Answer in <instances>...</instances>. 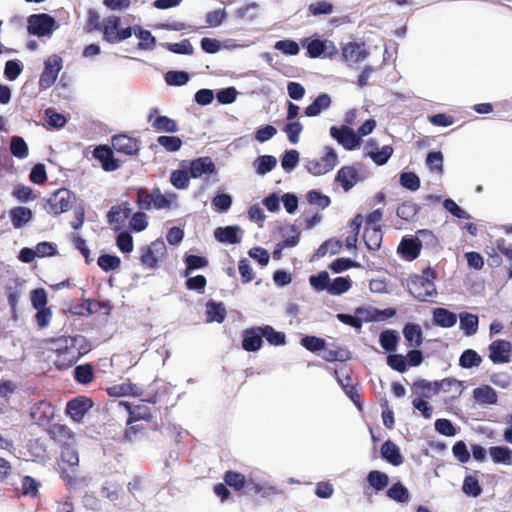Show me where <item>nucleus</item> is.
<instances>
[{"label":"nucleus","instance_id":"nucleus-1","mask_svg":"<svg viewBox=\"0 0 512 512\" xmlns=\"http://www.w3.org/2000/svg\"><path fill=\"white\" fill-rule=\"evenodd\" d=\"M434 278L435 273L430 268H426L420 275L411 276L407 283L409 293L419 301H427L437 294Z\"/></svg>","mask_w":512,"mask_h":512},{"label":"nucleus","instance_id":"nucleus-2","mask_svg":"<svg viewBox=\"0 0 512 512\" xmlns=\"http://www.w3.org/2000/svg\"><path fill=\"white\" fill-rule=\"evenodd\" d=\"M81 337H65L57 340V359L56 364L60 369L71 367L80 357V352L76 349V343Z\"/></svg>","mask_w":512,"mask_h":512},{"label":"nucleus","instance_id":"nucleus-3","mask_svg":"<svg viewBox=\"0 0 512 512\" xmlns=\"http://www.w3.org/2000/svg\"><path fill=\"white\" fill-rule=\"evenodd\" d=\"M337 164L338 156L336 151L332 147L326 146L321 158L307 160L305 167L310 174L319 176L333 170Z\"/></svg>","mask_w":512,"mask_h":512},{"label":"nucleus","instance_id":"nucleus-4","mask_svg":"<svg viewBox=\"0 0 512 512\" xmlns=\"http://www.w3.org/2000/svg\"><path fill=\"white\" fill-rule=\"evenodd\" d=\"M28 33L37 37L51 36L56 28L54 17L46 13L32 14L27 19Z\"/></svg>","mask_w":512,"mask_h":512},{"label":"nucleus","instance_id":"nucleus-5","mask_svg":"<svg viewBox=\"0 0 512 512\" xmlns=\"http://www.w3.org/2000/svg\"><path fill=\"white\" fill-rule=\"evenodd\" d=\"M63 68V60L60 56L53 54L44 62V70L39 78L41 90L50 88L57 80L58 74Z\"/></svg>","mask_w":512,"mask_h":512},{"label":"nucleus","instance_id":"nucleus-6","mask_svg":"<svg viewBox=\"0 0 512 512\" xmlns=\"http://www.w3.org/2000/svg\"><path fill=\"white\" fill-rule=\"evenodd\" d=\"M302 46L307 49V54L310 58H318L321 56L332 58L337 53L335 44L326 39L306 38L302 41Z\"/></svg>","mask_w":512,"mask_h":512},{"label":"nucleus","instance_id":"nucleus-7","mask_svg":"<svg viewBox=\"0 0 512 512\" xmlns=\"http://www.w3.org/2000/svg\"><path fill=\"white\" fill-rule=\"evenodd\" d=\"M330 136L342 145L344 149L351 151L361 145V139L356 132L346 125L330 127Z\"/></svg>","mask_w":512,"mask_h":512},{"label":"nucleus","instance_id":"nucleus-8","mask_svg":"<svg viewBox=\"0 0 512 512\" xmlns=\"http://www.w3.org/2000/svg\"><path fill=\"white\" fill-rule=\"evenodd\" d=\"M489 358L494 364L509 363L511 361L512 345L506 340H495L489 347Z\"/></svg>","mask_w":512,"mask_h":512},{"label":"nucleus","instance_id":"nucleus-9","mask_svg":"<svg viewBox=\"0 0 512 512\" xmlns=\"http://www.w3.org/2000/svg\"><path fill=\"white\" fill-rule=\"evenodd\" d=\"M111 144L113 149L125 155H136L140 150V142L126 134H118L112 137Z\"/></svg>","mask_w":512,"mask_h":512},{"label":"nucleus","instance_id":"nucleus-10","mask_svg":"<svg viewBox=\"0 0 512 512\" xmlns=\"http://www.w3.org/2000/svg\"><path fill=\"white\" fill-rule=\"evenodd\" d=\"M74 195L68 189H59L48 200L52 213L61 214L69 210Z\"/></svg>","mask_w":512,"mask_h":512},{"label":"nucleus","instance_id":"nucleus-11","mask_svg":"<svg viewBox=\"0 0 512 512\" xmlns=\"http://www.w3.org/2000/svg\"><path fill=\"white\" fill-rule=\"evenodd\" d=\"M92 401L85 396H78L67 403L66 413L75 421L81 422L85 414L92 408Z\"/></svg>","mask_w":512,"mask_h":512},{"label":"nucleus","instance_id":"nucleus-12","mask_svg":"<svg viewBox=\"0 0 512 512\" xmlns=\"http://www.w3.org/2000/svg\"><path fill=\"white\" fill-rule=\"evenodd\" d=\"M132 209L128 202H122L119 205L111 207L107 213V221L110 225L114 226V230L119 231L122 225L130 217Z\"/></svg>","mask_w":512,"mask_h":512},{"label":"nucleus","instance_id":"nucleus-13","mask_svg":"<svg viewBox=\"0 0 512 512\" xmlns=\"http://www.w3.org/2000/svg\"><path fill=\"white\" fill-rule=\"evenodd\" d=\"M93 155L101 163L104 171L112 172L120 167L119 160L114 157L112 149L107 145L97 146Z\"/></svg>","mask_w":512,"mask_h":512},{"label":"nucleus","instance_id":"nucleus-14","mask_svg":"<svg viewBox=\"0 0 512 512\" xmlns=\"http://www.w3.org/2000/svg\"><path fill=\"white\" fill-rule=\"evenodd\" d=\"M342 56L348 64H356L365 60L368 52L364 43L349 42L342 48Z\"/></svg>","mask_w":512,"mask_h":512},{"label":"nucleus","instance_id":"nucleus-15","mask_svg":"<svg viewBox=\"0 0 512 512\" xmlns=\"http://www.w3.org/2000/svg\"><path fill=\"white\" fill-rule=\"evenodd\" d=\"M190 177L199 178L205 174L216 173V166L210 157H199L189 162Z\"/></svg>","mask_w":512,"mask_h":512},{"label":"nucleus","instance_id":"nucleus-16","mask_svg":"<svg viewBox=\"0 0 512 512\" xmlns=\"http://www.w3.org/2000/svg\"><path fill=\"white\" fill-rule=\"evenodd\" d=\"M261 327L249 328L242 333V348L248 352H256L263 345Z\"/></svg>","mask_w":512,"mask_h":512},{"label":"nucleus","instance_id":"nucleus-17","mask_svg":"<svg viewBox=\"0 0 512 512\" xmlns=\"http://www.w3.org/2000/svg\"><path fill=\"white\" fill-rule=\"evenodd\" d=\"M49 434L51 438L60 445V447L75 443L74 434L70 428L64 424H53L49 428Z\"/></svg>","mask_w":512,"mask_h":512},{"label":"nucleus","instance_id":"nucleus-18","mask_svg":"<svg viewBox=\"0 0 512 512\" xmlns=\"http://www.w3.org/2000/svg\"><path fill=\"white\" fill-rule=\"evenodd\" d=\"M119 406L125 408L129 413L128 423L138 420H148L151 417L150 408L146 404L133 405L128 401H120Z\"/></svg>","mask_w":512,"mask_h":512},{"label":"nucleus","instance_id":"nucleus-19","mask_svg":"<svg viewBox=\"0 0 512 512\" xmlns=\"http://www.w3.org/2000/svg\"><path fill=\"white\" fill-rule=\"evenodd\" d=\"M421 242L414 237H404L398 247V251L408 261L416 259L420 254Z\"/></svg>","mask_w":512,"mask_h":512},{"label":"nucleus","instance_id":"nucleus-20","mask_svg":"<svg viewBox=\"0 0 512 512\" xmlns=\"http://www.w3.org/2000/svg\"><path fill=\"white\" fill-rule=\"evenodd\" d=\"M240 231L241 228L236 225L218 227L214 230V237L221 243L237 244L241 241V238L238 236Z\"/></svg>","mask_w":512,"mask_h":512},{"label":"nucleus","instance_id":"nucleus-21","mask_svg":"<svg viewBox=\"0 0 512 512\" xmlns=\"http://www.w3.org/2000/svg\"><path fill=\"white\" fill-rule=\"evenodd\" d=\"M335 180L345 191H349L358 181V171L353 166H344L337 172Z\"/></svg>","mask_w":512,"mask_h":512},{"label":"nucleus","instance_id":"nucleus-22","mask_svg":"<svg viewBox=\"0 0 512 512\" xmlns=\"http://www.w3.org/2000/svg\"><path fill=\"white\" fill-rule=\"evenodd\" d=\"M357 315H364V320L368 321H382L384 319L391 318L396 315V309L394 308H386V309H378V308H357Z\"/></svg>","mask_w":512,"mask_h":512},{"label":"nucleus","instance_id":"nucleus-23","mask_svg":"<svg viewBox=\"0 0 512 512\" xmlns=\"http://www.w3.org/2000/svg\"><path fill=\"white\" fill-rule=\"evenodd\" d=\"M331 103V97L327 93H321L305 108L304 113L307 117H316L327 110Z\"/></svg>","mask_w":512,"mask_h":512},{"label":"nucleus","instance_id":"nucleus-24","mask_svg":"<svg viewBox=\"0 0 512 512\" xmlns=\"http://www.w3.org/2000/svg\"><path fill=\"white\" fill-rule=\"evenodd\" d=\"M224 480L226 485L233 487L236 490H240L245 486L249 487L250 484L253 485L252 489L255 493H259L262 490V487L259 484H255L251 480H246L244 475L237 472L228 471L225 474Z\"/></svg>","mask_w":512,"mask_h":512},{"label":"nucleus","instance_id":"nucleus-25","mask_svg":"<svg viewBox=\"0 0 512 512\" xmlns=\"http://www.w3.org/2000/svg\"><path fill=\"white\" fill-rule=\"evenodd\" d=\"M433 322L442 328H451L457 323V315L442 307L433 310Z\"/></svg>","mask_w":512,"mask_h":512},{"label":"nucleus","instance_id":"nucleus-26","mask_svg":"<svg viewBox=\"0 0 512 512\" xmlns=\"http://www.w3.org/2000/svg\"><path fill=\"white\" fill-rule=\"evenodd\" d=\"M381 456L383 459L394 466H399L403 462V457L400 453L399 447L390 440L385 441L382 444Z\"/></svg>","mask_w":512,"mask_h":512},{"label":"nucleus","instance_id":"nucleus-27","mask_svg":"<svg viewBox=\"0 0 512 512\" xmlns=\"http://www.w3.org/2000/svg\"><path fill=\"white\" fill-rule=\"evenodd\" d=\"M9 215L11 222L16 229L25 226L28 222L31 221L33 217L31 209L24 206H17L12 208L9 212Z\"/></svg>","mask_w":512,"mask_h":512},{"label":"nucleus","instance_id":"nucleus-28","mask_svg":"<svg viewBox=\"0 0 512 512\" xmlns=\"http://www.w3.org/2000/svg\"><path fill=\"white\" fill-rule=\"evenodd\" d=\"M107 391L113 397L140 396L142 394V388L130 382L113 385Z\"/></svg>","mask_w":512,"mask_h":512},{"label":"nucleus","instance_id":"nucleus-29","mask_svg":"<svg viewBox=\"0 0 512 512\" xmlns=\"http://www.w3.org/2000/svg\"><path fill=\"white\" fill-rule=\"evenodd\" d=\"M473 397L475 401L482 405H493L497 402V393L489 385H483L473 390Z\"/></svg>","mask_w":512,"mask_h":512},{"label":"nucleus","instance_id":"nucleus-30","mask_svg":"<svg viewBox=\"0 0 512 512\" xmlns=\"http://www.w3.org/2000/svg\"><path fill=\"white\" fill-rule=\"evenodd\" d=\"M488 453L495 464L512 465V449L508 446H492Z\"/></svg>","mask_w":512,"mask_h":512},{"label":"nucleus","instance_id":"nucleus-31","mask_svg":"<svg viewBox=\"0 0 512 512\" xmlns=\"http://www.w3.org/2000/svg\"><path fill=\"white\" fill-rule=\"evenodd\" d=\"M152 205L155 209H168L177 201L175 193L162 194L159 188L152 190Z\"/></svg>","mask_w":512,"mask_h":512},{"label":"nucleus","instance_id":"nucleus-32","mask_svg":"<svg viewBox=\"0 0 512 512\" xmlns=\"http://www.w3.org/2000/svg\"><path fill=\"white\" fill-rule=\"evenodd\" d=\"M403 335L412 348H417L422 344V329L418 324L407 323L403 328Z\"/></svg>","mask_w":512,"mask_h":512},{"label":"nucleus","instance_id":"nucleus-33","mask_svg":"<svg viewBox=\"0 0 512 512\" xmlns=\"http://www.w3.org/2000/svg\"><path fill=\"white\" fill-rule=\"evenodd\" d=\"M364 242L369 250H377L382 242V232L375 226H365L363 233Z\"/></svg>","mask_w":512,"mask_h":512},{"label":"nucleus","instance_id":"nucleus-34","mask_svg":"<svg viewBox=\"0 0 512 512\" xmlns=\"http://www.w3.org/2000/svg\"><path fill=\"white\" fill-rule=\"evenodd\" d=\"M460 329L463 330L466 336L476 334L478 330L479 319L478 316L468 312H461L459 314Z\"/></svg>","mask_w":512,"mask_h":512},{"label":"nucleus","instance_id":"nucleus-35","mask_svg":"<svg viewBox=\"0 0 512 512\" xmlns=\"http://www.w3.org/2000/svg\"><path fill=\"white\" fill-rule=\"evenodd\" d=\"M134 34L139 38L138 48L141 50L151 51L156 46V38L151 34L149 30L143 29L136 25L134 26Z\"/></svg>","mask_w":512,"mask_h":512},{"label":"nucleus","instance_id":"nucleus-36","mask_svg":"<svg viewBox=\"0 0 512 512\" xmlns=\"http://www.w3.org/2000/svg\"><path fill=\"white\" fill-rule=\"evenodd\" d=\"M121 25V19L118 16L112 15L103 20V38L113 44V39L118 33Z\"/></svg>","mask_w":512,"mask_h":512},{"label":"nucleus","instance_id":"nucleus-37","mask_svg":"<svg viewBox=\"0 0 512 512\" xmlns=\"http://www.w3.org/2000/svg\"><path fill=\"white\" fill-rule=\"evenodd\" d=\"M53 414V407L45 402H41L31 409V417L38 424L47 422Z\"/></svg>","mask_w":512,"mask_h":512},{"label":"nucleus","instance_id":"nucleus-38","mask_svg":"<svg viewBox=\"0 0 512 512\" xmlns=\"http://www.w3.org/2000/svg\"><path fill=\"white\" fill-rule=\"evenodd\" d=\"M206 315L208 322L222 323L226 316V309L222 303L208 301L206 304Z\"/></svg>","mask_w":512,"mask_h":512},{"label":"nucleus","instance_id":"nucleus-39","mask_svg":"<svg viewBox=\"0 0 512 512\" xmlns=\"http://www.w3.org/2000/svg\"><path fill=\"white\" fill-rule=\"evenodd\" d=\"M277 164V159L272 155H262L255 159L253 166L258 175H265L272 171Z\"/></svg>","mask_w":512,"mask_h":512},{"label":"nucleus","instance_id":"nucleus-40","mask_svg":"<svg viewBox=\"0 0 512 512\" xmlns=\"http://www.w3.org/2000/svg\"><path fill=\"white\" fill-rule=\"evenodd\" d=\"M184 262L186 269L181 272L182 277H188L193 270L202 269L208 265V260L205 257L193 254L186 255Z\"/></svg>","mask_w":512,"mask_h":512},{"label":"nucleus","instance_id":"nucleus-41","mask_svg":"<svg viewBox=\"0 0 512 512\" xmlns=\"http://www.w3.org/2000/svg\"><path fill=\"white\" fill-rule=\"evenodd\" d=\"M60 458L62 465L68 467H76L79 464L78 451L76 450L75 443L61 447Z\"/></svg>","mask_w":512,"mask_h":512},{"label":"nucleus","instance_id":"nucleus-42","mask_svg":"<svg viewBox=\"0 0 512 512\" xmlns=\"http://www.w3.org/2000/svg\"><path fill=\"white\" fill-rule=\"evenodd\" d=\"M386 495L398 503H407L410 500V493L401 482L394 483L386 491Z\"/></svg>","mask_w":512,"mask_h":512},{"label":"nucleus","instance_id":"nucleus-43","mask_svg":"<svg viewBox=\"0 0 512 512\" xmlns=\"http://www.w3.org/2000/svg\"><path fill=\"white\" fill-rule=\"evenodd\" d=\"M399 339L396 330H385L379 336V343L384 350L392 352L396 350Z\"/></svg>","mask_w":512,"mask_h":512},{"label":"nucleus","instance_id":"nucleus-44","mask_svg":"<svg viewBox=\"0 0 512 512\" xmlns=\"http://www.w3.org/2000/svg\"><path fill=\"white\" fill-rule=\"evenodd\" d=\"M152 127L165 133H175L179 130L177 122L167 116H157L152 122Z\"/></svg>","mask_w":512,"mask_h":512},{"label":"nucleus","instance_id":"nucleus-45","mask_svg":"<svg viewBox=\"0 0 512 512\" xmlns=\"http://www.w3.org/2000/svg\"><path fill=\"white\" fill-rule=\"evenodd\" d=\"M481 363L482 357L473 349L464 350L459 358V365L465 369L478 367Z\"/></svg>","mask_w":512,"mask_h":512},{"label":"nucleus","instance_id":"nucleus-46","mask_svg":"<svg viewBox=\"0 0 512 512\" xmlns=\"http://www.w3.org/2000/svg\"><path fill=\"white\" fill-rule=\"evenodd\" d=\"M262 337H265L269 344L280 346L286 342V336L283 332L276 331L272 326L265 325L261 327Z\"/></svg>","mask_w":512,"mask_h":512},{"label":"nucleus","instance_id":"nucleus-47","mask_svg":"<svg viewBox=\"0 0 512 512\" xmlns=\"http://www.w3.org/2000/svg\"><path fill=\"white\" fill-rule=\"evenodd\" d=\"M367 481L375 490L381 491L389 484V477L384 472L372 470L367 475Z\"/></svg>","mask_w":512,"mask_h":512},{"label":"nucleus","instance_id":"nucleus-48","mask_svg":"<svg viewBox=\"0 0 512 512\" xmlns=\"http://www.w3.org/2000/svg\"><path fill=\"white\" fill-rule=\"evenodd\" d=\"M351 279L349 277L339 276L330 280L328 293L330 295H341L351 288Z\"/></svg>","mask_w":512,"mask_h":512},{"label":"nucleus","instance_id":"nucleus-49","mask_svg":"<svg viewBox=\"0 0 512 512\" xmlns=\"http://www.w3.org/2000/svg\"><path fill=\"white\" fill-rule=\"evenodd\" d=\"M309 283L317 292L326 290L328 292L330 276L327 271H321L309 277Z\"/></svg>","mask_w":512,"mask_h":512},{"label":"nucleus","instance_id":"nucleus-50","mask_svg":"<svg viewBox=\"0 0 512 512\" xmlns=\"http://www.w3.org/2000/svg\"><path fill=\"white\" fill-rule=\"evenodd\" d=\"M10 151L14 157L24 159L28 156V145L22 137L13 136L10 141Z\"/></svg>","mask_w":512,"mask_h":512},{"label":"nucleus","instance_id":"nucleus-51","mask_svg":"<svg viewBox=\"0 0 512 512\" xmlns=\"http://www.w3.org/2000/svg\"><path fill=\"white\" fill-rule=\"evenodd\" d=\"M98 266L105 272L116 270L121 265V259L116 255L102 254L97 260Z\"/></svg>","mask_w":512,"mask_h":512},{"label":"nucleus","instance_id":"nucleus-52","mask_svg":"<svg viewBox=\"0 0 512 512\" xmlns=\"http://www.w3.org/2000/svg\"><path fill=\"white\" fill-rule=\"evenodd\" d=\"M461 387V382L453 378H446L438 381V393L440 391L449 392L452 393V397H457L461 394Z\"/></svg>","mask_w":512,"mask_h":512},{"label":"nucleus","instance_id":"nucleus-53","mask_svg":"<svg viewBox=\"0 0 512 512\" xmlns=\"http://www.w3.org/2000/svg\"><path fill=\"white\" fill-rule=\"evenodd\" d=\"M300 154L297 150L291 149L284 152L281 158L282 168L290 173L292 172L299 163Z\"/></svg>","mask_w":512,"mask_h":512},{"label":"nucleus","instance_id":"nucleus-54","mask_svg":"<svg viewBox=\"0 0 512 512\" xmlns=\"http://www.w3.org/2000/svg\"><path fill=\"white\" fill-rule=\"evenodd\" d=\"M189 177V171L187 172L182 169H177L172 171L170 175V182L177 189H187L190 182Z\"/></svg>","mask_w":512,"mask_h":512},{"label":"nucleus","instance_id":"nucleus-55","mask_svg":"<svg viewBox=\"0 0 512 512\" xmlns=\"http://www.w3.org/2000/svg\"><path fill=\"white\" fill-rule=\"evenodd\" d=\"M161 45L168 51L175 54L191 55L194 51L193 46L188 39H183L179 43H163Z\"/></svg>","mask_w":512,"mask_h":512},{"label":"nucleus","instance_id":"nucleus-56","mask_svg":"<svg viewBox=\"0 0 512 512\" xmlns=\"http://www.w3.org/2000/svg\"><path fill=\"white\" fill-rule=\"evenodd\" d=\"M420 206L413 202H404L402 203L396 211L398 217L405 221L412 220L416 214L419 212Z\"/></svg>","mask_w":512,"mask_h":512},{"label":"nucleus","instance_id":"nucleus-57","mask_svg":"<svg viewBox=\"0 0 512 512\" xmlns=\"http://www.w3.org/2000/svg\"><path fill=\"white\" fill-rule=\"evenodd\" d=\"M400 185L410 191H416L420 188V178L414 172H402L399 176Z\"/></svg>","mask_w":512,"mask_h":512},{"label":"nucleus","instance_id":"nucleus-58","mask_svg":"<svg viewBox=\"0 0 512 512\" xmlns=\"http://www.w3.org/2000/svg\"><path fill=\"white\" fill-rule=\"evenodd\" d=\"M93 367L90 364L78 365L74 368V378L78 383L88 384L93 380Z\"/></svg>","mask_w":512,"mask_h":512},{"label":"nucleus","instance_id":"nucleus-59","mask_svg":"<svg viewBox=\"0 0 512 512\" xmlns=\"http://www.w3.org/2000/svg\"><path fill=\"white\" fill-rule=\"evenodd\" d=\"M426 165L430 171L441 174L443 172V154L441 151H431L427 154Z\"/></svg>","mask_w":512,"mask_h":512},{"label":"nucleus","instance_id":"nucleus-60","mask_svg":"<svg viewBox=\"0 0 512 512\" xmlns=\"http://www.w3.org/2000/svg\"><path fill=\"white\" fill-rule=\"evenodd\" d=\"M462 489L467 496L471 497H478L482 493L478 479L471 475L465 477Z\"/></svg>","mask_w":512,"mask_h":512},{"label":"nucleus","instance_id":"nucleus-61","mask_svg":"<svg viewBox=\"0 0 512 512\" xmlns=\"http://www.w3.org/2000/svg\"><path fill=\"white\" fill-rule=\"evenodd\" d=\"M274 48L288 56L297 55L300 51L298 43L290 39L277 41L274 44Z\"/></svg>","mask_w":512,"mask_h":512},{"label":"nucleus","instance_id":"nucleus-62","mask_svg":"<svg viewBox=\"0 0 512 512\" xmlns=\"http://www.w3.org/2000/svg\"><path fill=\"white\" fill-rule=\"evenodd\" d=\"M165 81L170 86H182L189 81V74L185 71H168L165 74Z\"/></svg>","mask_w":512,"mask_h":512},{"label":"nucleus","instance_id":"nucleus-63","mask_svg":"<svg viewBox=\"0 0 512 512\" xmlns=\"http://www.w3.org/2000/svg\"><path fill=\"white\" fill-rule=\"evenodd\" d=\"M157 143L168 152H176L182 146V140L177 136H159Z\"/></svg>","mask_w":512,"mask_h":512},{"label":"nucleus","instance_id":"nucleus-64","mask_svg":"<svg viewBox=\"0 0 512 512\" xmlns=\"http://www.w3.org/2000/svg\"><path fill=\"white\" fill-rule=\"evenodd\" d=\"M301 345L311 352H317L325 348L326 342L322 338L307 335L301 338Z\"/></svg>","mask_w":512,"mask_h":512}]
</instances>
